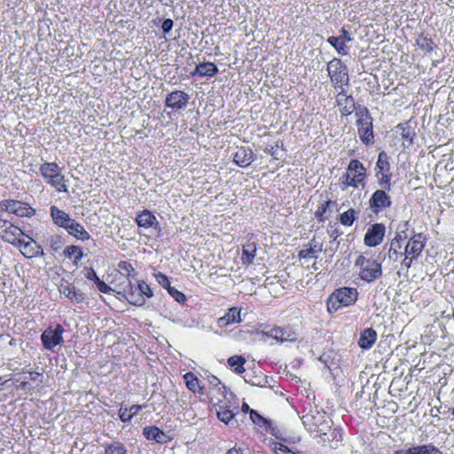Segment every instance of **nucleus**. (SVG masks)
Here are the masks:
<instances>
[{
	"label": "nucleus",
	"mask_w": 454,
	"mask_h": 454,
	"mask_svg": "<svg viewBox=\"0 0 454 454\" xmlns=\"http://www.w3.org/2000/svg\"><path fill=\"white\" fill-rule=\"evenodd\" d=\"M207 381L209 384V387H216L222 384L221 381L214 375L208 376Z\"/></svg>",
	"instance_id": "nucleus-57"
},
{
	"label": "nucleus",
	"mask_w": 454,
	"mask_h": 454,
	"mask_svg": "<svg viewBox=\"0 0 454 454\" xmlns=\"http://www.w3.org/2000/svg\"><path fill=\"white\" fill-rule=\"evenodd\" d=\"M137 286H138V292L141 293L142 297L145 298V296L147 298H150L153 296V292H152L150 286L145 281L139 282Z\"/></svg>",
	"instance_id": "nucleus-46"
},
{
	"label": "nucleus",
	"mask_w": 454,
	"mask_h": 454,
	"mask_svg": "<svg viewBox=\"0 0 454 454\" xmlns=\"http://www.w3.org/2000/svg\"><path fill=\"white\" fill-rule=\"evenodd\" d=\"M354 266L357 269L359 278L368 283L380 278L382 275L381 262L368 253L359 254Z\"/></svg>",
	"instance_id": "nucleus-1"
},
{
	"label": "nucleus",
	"mask_w": 454,
	"mask_h": 454,
	"mask_svg": "<svg viewBox=\"0 0 454 454\" xmlns=\"http://www.w3.org/2000/svg\"><path fill=\"white\" fill-rule=\"evenodd\" d=\"M186 387L192 392L203 394V387L200 386L198 378L192 372H187L184 375Z\"/></svg>",
	"instance_id": "nucleus-37"
},
{
	"label": "nucleus",
	"mask_w": 454,
	"mask_h": 454,
	"mask_svg": "<svg viewBox=\"0 0 454 454\" xmlns=\"http://www.w3.org/2000/svg\"><path fill=\"white\" fill-rule=\"evenodd\" d=\"M136 223L139 227L149 228V227H158L159 223L154 216V215L149 210H143L140 214L137 215L136 218Z\"/></svg>",
	"instance_id": "nucleus-24"
},
{
	"label": "nucleus",
	"mask_w": 454,
	"mask_h": 454,
	"mask_svg": "<svg viewBox=\"0 0 454 454\" xmlns=\"http://www.w3.org/2000/svg\"><path fill=\"white\" fill-rule=\"evenodd\" d=\"M226 454H245L241 448L233 447L230 449Z\"/></svg>",
	"instance_id": "nucleus-62"
},
{
	"label": "nucleus",
	"mask_w": 454,
	"mask_h": 454,
	"mask_svg": "<svg viewBox=\"0 0 454 454\" xmlns=\"http://www.w3.org/2000/svg\"><path fill=\"white\" fill-rule=\"evenodd\" d=\"M377 340V333L372 328H366L361 333L358 345L363 349L371 348Z\"/></svg>",
	"instance_id": "nucleus-23"
},
{
	"label": "nucleus",
	"mask_w": 454,
	"mask_h": 454,
	"mask_svg": "<svg viewBox=\"0 0 454 454\" xmlns=\"http://www.w3.org/2000/svg\"><path fill=\"white\" fill-rule=\"evenodd\" d=\"M66 230L70 235H73L79 239L87 240L90 239L88 231L74 219L67 226Z\"/></svg>",
	"instance_id": "nucleus-29"
},
{
	"label": "nucleus",
	"mask_w": 454,
	"mask_h": 454,
	"mask_svg": "<svg viewBox=\"0 0 454 454\" xmlns=\"http://www.w3.org/2000/svg\"><path fill=\"white\" fill-rule=\"evenodd\" d=\"M327 42L335 48L340 55H347L348 52V48L345 44L344 40L338 36H330L327 39Z\"/></svg>",
	"instance_id": "nucleus-40"
},
{
	"label": "nucleus",
	"mask_w": 454,
	"mask_h": 454,
	"mask_svg": "<svg viewBox=\"0 0 454 454\" xmlns=\"http://www.w3.org/2000/svg\"><path fill=\"white\" fill-rule=\"evenodd\" d=\"M394 454H442L433 445H419L408 449H401L395 451Z\"/></svg>",
	"instance_id": "nucleus-20"
},
{
	"label": "nucleus",
	"mask_w": 454,
	"mask_h": 454,
	"mask_svg": "<svg viewBox=\"0 0 454 454\" xmlns=\"http://www.w3.org/2000/svg\"><path fill=\"white\" fill-rule=\"evenodd\" d=\"M49 242H50L51 248L54 251H58L62 246L61 239L59 236L51 237Z\"/></svg>",
	"instance_id": "nucleus-49"
},
{
	"label": "nucleus",
	"mask_w": 454,
	"mask_h": 454,
	"mask_svg": "<svg viewBox=\"0 0 454 454\" xmlns=\"http://www.w3.org/2000/svg\"><path fill=\"white\" fill-rule=\"evenodd\" d=\"M331 203L332 201L328 200L325 203L322 204L321 207H319L318 210L317 211L316 215H321L322 214H324Z\"/></svg>",
	"instance_id": "nucleus-59"
},
{
	"label": "nucleus",
	"mask_w": 454,
	"mask_h": 454,
	"mask_svg": "<svg viewBox=\"0 0 454 454\" xmlns=\"http://www.w3.org/2000/svg\"><path fill=\"white\" fill-rule=\"evenodd\" d=\"M190 96L182 90H174L168 94L165 99L167 107L174 110L184 109L189 102Z\"/></svg>",
	"instance_id": "nucleus-9"
},
{
	"label": "nucleus",
	"mask_w": 454,
	"mask_h": 454,
	"mask_svg": "<svg viewBox=\"0 0 454 454\" xmlns=\"http://www.w3.org/2000/svg\"><path fill=\"white\" fill-rule=\"evenodd\" d=\"M326 432L327 434H321L318 436L320 438V442L324 445H328L332 449H337L343 440L341 430L340 428H331Z\"/></svg>",
	"instance_id": "nucleus-14"
},
{
	"label": "nucleus",
	"mask_w": 454,
	"mask_h": 454,
	"mask_svg": "<svg viewBox=\"0 0 454 454\" xmlns=\"http://www.w3.org/2000/svg\"><path fill=\"white\" fill-rule=\"evenodd\" d=\"M143 434L147 440H153L159 443H165L170 440V438L157 427H145Z\"/></svg>",
	"instance_id": "nucleus-21"
},
{
	"label": "nucleus",
	"mask_w": 454,
	"mask_h": 454,
	"mask_svg": "<svg viewBox=\"0 0 454 454\" xmlns=\"http://www.w3.org/2000/svg\"><path fill=\"white\" fill-rule=\"evenodd\" d=\"M327 71L335 88L342 90L343 85H348V70L340 59H334L331 60L327 65Z\"/></svg>",
	"instance_id": "nucleus-5"
},
{
	"label": "nucleus",
	"mask_w": 454,
	"mask_h": 454,
	"mask_svg": "<svg viewBox=\"0 0 454 454\" xmlns=\"http://www.w3.org/2000/svg\"><path fill=\"white\" fill-rule=\"evenodd\" d=\"M23 235L24 233L19 226L0 215V237L3 240L16 245Z\"/></svg>",
	"instance_id": "nucleus-6"
},
{
	"label": "nucleus",
	"mask_w": 454,
	"mask_h": 454,
	"mask_svg": "<svg viewBox=\"0 0 454 454\" xmlns=\"http://www.w3.org/2000/svg\"><path fill=\"white\" fill-rule=\"evenodd\" d=\"M366 177V169L364 165L357 160H351L346 173L340 177V182L344 188L353 187L358 188L364 186V179Z\"/></svg>",
	"instance_id": "nucleus-4"
},
{
	"label": "nucleus",
	"mask_w": 454,
	"mask_h": 454,
	"mask_svg": "<svg viewBox=\"0 0 454 454\" xmlns=\"http://www.w3.org/2000/svg\"><path fill=\"white\" fill-rule=\"evenodd\" d=\"M360 138L366 145L373 139L372 124L371 117L367 113L362 114L356 121Z\"/></svg>",
	"instance_id": "nucleus-10"
},
{
	"label": "nucleus",
	"mask_w": 454,
	"mask_h": 454,
	"mask_svg": "<svg viewBox=\"0 0 454 454\" xmlns=\"http://www.w3.org/2000/svg\"><path fill=\"white\" fill-rule=\"evenodd\" d=\"M208 395L210 401L215 404L223 403L224 400H227L226 387L223 384L219 385L216 387H209Z\"/></svg>",
	"instance_id": "nucleus-26"
},
{
	"label": "nucleus",
	"mask_w": 454,
	"mask_h": 454,
	"mask_svg": "<svg viewBox=\"0 0 454 454\" xmlns=\"http://www.w3.org/2000/svg\"><path fill=\"white\" fill-rule=\"evenodd\" d=\"M144 407H146V405H132L129 409V414L131 417L137 415Z\"/></svg>",
	"instance_id": "nucleus-58"
},
{
	"label": "nucleus",
	"mask_w": 454,
	"mask_h": 454,
	"mask_svg": "<svg viewBox=\"0 0 454 454\" xmlns=\"http://www.w3.org/2000/svg\"><path fill=\"white\" fill-rule=\"evenodd\" d=\"M47 182L51 186H53L59 192H67V188L64 181V176L61 174L60 170H59L55 175H53V177L48 178Z\"/></svg>",
	"instance_id": "nucleus-34"
},
{
	"label": "nucleus",
	"mask_w": 454,
	"mask_h": 454,
	"mask_svg": "<svg viewBox=\"0 0 454 454\" xmlns=\"http://www.w3.org/2000/svg\"><path fill=\"white\" fill-rule=\"evenodd\" d=\"M227 363L230 367L233 368V371L238 373L241 374L245 372L244 364L246 363L245 357L241 356H232L228 358Z\"/></svg>",
	"instance_id": "nucleus-36"
},
{
	"label": "nucleus",
	"mask_w": 454,
	"mask_h": 454,
	"mask_svg": "<svg viewBox=\"0 0 454 454\" xmlns=\"http://www.w3.org/2000/svg\"><path fill=\"white\" fill-rule=\"evenodd\" d=\"M266 335L279 342L294 341L297 339V334L294 332L279 327L270 329L266 333Z\"/></svg>",
	"instance_id": "nucleus-17"
},
{
	"label": "nucleus",
	"mask_w": 454,
	"mask_h": 454,
	"mask_svg": "<svg viewBox=\"0 0 454 454\" xmlns=\"http://www.w3.org/2000/svg\"><path fill=\"white\" fill-rule=\"evenodd\" d=\"M59 170H60V168L55 162H44L40 167V172L46 180L50 177H53V175Z\"/></svg>",
	"instance_id": "nucleus-39"
},
{
	"label": "nucleus",
	"mask_w": 454,
	"mask_h": 454,
	"mask_svg": "<svg viewBox=\"0 0 454 454\" xmlns=\"http://www.w3.org/2000/svg\"><path fill=\"white\" fill-rule=\"evenodd\" d=\"M271 449L276 454H293L294 452L291 451L286 445L280 442H272Z\"/></svg>",
	"instance_id": "nucleus-45"
},
{
	"label": "nucleus",
	"mask_w": 454,
	"mask_h": 454,
	"mask_svg": "<svg viewBox=\"0 0 454 454\" xmlns=\"http://www.w3.org/2000/svg\"><path fill=\"white\" fill-rule=\"evenodd\" d=\"M358 296L356 288L341 287L335 290L327 300V309L330 313L339 310L342 307L354 304Z\"/></svg>",
	"instance_id": "nucleus-3"
},
{
	"label": "nucleus",
	"mask_w": 454,
	"mask_h": 454,
	"mask_svg": "<svg viewBox=\"0 0 454 454\" xmlns=\"http://www.w3.org/2000/svg\"><path fill=\"white\" fill-rule=\"evenodd\" d=\"M407 236L404 234L403 237L401 232H398L395 238L392 240L390 248H389V258H393L395 261L398 259L399 256L403 255V253L398 250L402 247L401 240L403 239H406Z\"/></svg>",
	"instance_id": "nucleus-32"
},
{
	"label": "nucleus",
	"mask_w": 454,
	"mask_h": 454,
	"mask_svg": "<svg viewBox=\"0 0 454 454\" xmlns=\"http://www.w3.org/2000/svg\"><path fill=\"white\" fill-rule=\"evenodd\" d=\"M385 226L382 223H375L371 226L364 236V244L368 247H375L380 244L385 236Z\"/></svg>",
	"instance_id": "nucleus-12"
},
{
	"label": "nucleus",
	"mask_w": 454,
	"mask_h": 454,
	"mask_svg": "<svg viewBox=\"0 0 454 454\" xmlns=\"http://www.w3.org/2000/svg\"><path fill=\"white\" fill-rule=\"evenodd\" d=\"M63 294L68 297L70 300H75V301H80V299L77 297L75 292L72 291L69 287H65L62 291Z\"/></svg>",
	"instance_id": "nucleus-52"
},
{
	"label": "nucleus",
	"mask_w": 454,
	"mask_h": 454,
	"mask_svg": "<svg viewBox=\"0 0 454 454\" xmlns=\"http://www.w3.org/2000/svg\"><path fill=\"white\" fill-rule=\"evenodd\" d=\"M63 333L64 328L60 325L46 328L41 335L43 347L49 350H52L56 346L61 345L64 342Z\"/></svg>",
	"instance_id": "nucleus-7"
},
{
	"label": "nucleus",
	"mask_w": 454,
	"mask_h": 454,
	"mask_svg": "<svg viewBox=\"0 0 454 454\" xmlns=\"http://www.w3.org/2000/svg\"><path fill=\"white\" fill-rule=\"evenodd\" d=\"M340 111L344 115H348L355 110V102L352 97L348 96L342 89L336 97Z\"/></svg>",
	"instance_id": "nucleus-15"
},
{
	"label": "nucleus",
	"mask_w": 454,
	"mask_h": 454,
	"mask_svg": "<svg viewBox=\"0 0 454 454\" xmlns=\"http://www.w3.org/2000/svg\"><path fill=\"white\" fill-rule=\"evenodd\" d=\"M87 278L94 281L95 283L99 282L100 278L97 276L93 270H90L87 274Z\"/></svg>",
	"instance_id": "nucleus-60"
},
{
	"label": "nucleus",
	"mask_w": 454,
	"mask_h": 454,
	"mask_svg": "<svg viewBox=\"0 0 454 454\" xmlns=\"http://www.w3.org/2000/svg\"><path fill=\"white\" fill-rule=\"evenodd\" d=\"M241 410H242V411H243V412H247V411H249V412H250V411H251V410L249 409L248 404H247V403H244L242 404Z\"/></svg>",
	"instance_id": "nucleus-63"
},
{
	"label": "nucleus",
	"mask_w": 454,
	"mask_h": 454,
	"mask_svg": "<svg viewBox=\"0 0 454 454\" xmlns=\"http://www.w3.org/2000/svg\"><path fill=\"white\" fill-rule=\"evenodd\" d=\"M154 277L157 280V282L164 288L168 289L170 286V282L168 280V278L161 273V272H157V273H154Z\"/></svg>",
	"instance_id": "nucleus-48"
},
{
	"label": "nucleus",
	"mask_w": 454,
	"mask_h": 454,
	"mask_svg": "<svg viewBox=\"0 0 454 454\" xmlns=\"http://www.w3.org/2000/svg\"><path fill=\"white\" fill-rule=\"evenodd\" d=\"M126 292V299L127 301L136 306H142L145 302V299L142 297L140 292H138V286H133L129 281V289Z\"/></svg>",
	"instance_id": "nucleus-25"
},
{
	"label": "nucleus",
	"mask_w": 454,
	"mask_h": 454,
	"mask_svg": "<svg viewBox=\"0 0 454 454\" xmlns=\"http://www.w3.org/2000/svg\"><path fill=\"white\" fill-rule=\"evenodd\" d=\"M105 454H126V449L123 444L114 442L106 447Z\"/></svg>",
	"instance_id": "nucleus-43"
},
{
	"label": "nucleus",
	"mask_w": 454,
	"mask_h": 454,
	"mask_svg": "<svg viewBox=\"0 0 454 454\" xmlns=\"http://www.w3.org/2000/svg\"><path fill=\"white\" fill-rule=\"evenodd\" d=\"M119 416L121 420L123 422L129 421L132 419L128 408H121L119 411Z\"/></svg>",
	"instance_id": "nucleus-51"
},
{
	"label": "nucleus",
	"mask_w": 454,
	"mask_h": 454,
	"mask_svg": "<svg viewBox=\"0 0 454 454\" xmlns=\"http://www.w3.org/2000/svg\"><path fill=\"white\" fill-rule=\"evenodd\" d=\"M218 71L217 67L212 62H204L196 66L192 76H213Z\"/></svg>",
	"instance_id": "nucleus-27"
},
{
	"label": "nucleus",
	"mask_w": 454,
	"mask_h": 454,
	"mask_svg": "<svg viewBox=\"0 0 454 454\" xmlns=\"http://www.w3.org/2000/svg\"><path fill=\"white\" fill-rule=\"evenodd\" d=\"M96 284H97V286H98V290L101 293L108 294V293L114 292L113 288L108 286L105 282H103L101 280H99V282H97Z\"/></svg>",
	"instance_id": "nucleus-53"
},
{
	"label": "nucleus",
	"mask_w": 454,
	"mask_h": 454,
	"mask_svg": "<svg viewBox=\"0 0 454 454\" xmlns=\"http://www.w3.org/2000/svg\"><path fill=\"white\" fill-rule=\"evenodd\" d=\"M250 418L254 423L257 424H260L262 421L264 420L263 418L254 410L250 411Z\"/></svg>",
	"instance_id": "nucleus-55"
},
{
	"label": "nucleus",
	"mask_w": 454,
	"mask_h": 454,
	"mask_svg": "<svg viewBox=\"0 0 454 454\" xmlns=\"http://www.w3.org/2000/svg\"><path fill=\"white\" fill-rule=\"evenodd\" d=\"M403 254H404V258L402 261V266L405 267L408 270V269L411 268L412 261L416 260L417 258H415V257H409L411 255L407 254H404V253H403Z\"/></svg>",
	"instance_id": "nucleus-54"
},
{
	"label": "nucleus",
	"mask_w": 454,
	"mask_h": 454,
	"mask_svg": "<svg viewBox=\"0 0 454 454\" xmlns=\"http://www.w3.org/2000/svg\"><path fill=\"white\" fill-rule=\"evenodd\" d=\"M254 160V153L252 150L247 147L238 148L233 156L234 162L242 168L249 166Z\"/></svg>",
	"instance_id": "nucleus-16"
},
{
	"label": "nucleus",
	"mask_w": 454,
	"mask_h": 454,
	"mask_svg": "<svg viewBox=\"0 0 454 454\" xmlns=\"http://www.w3.org/2000/svg\"><path fill=\"white\" fill-rule=\"evenodd\" d=\"M256 254V245L254 242H247L243 246L241 260L244 264H251Z\"/></svg>",
	"instance_id": "nucleus-31"
},
{
	"label": "nucleus",
	"mask_w": 454,
	"mask_h": 454,
	"mask_svg": "<svg viewBox=\"0 0 454 454\" xmlns=\"http://www.w3.org/2000/svg\"><path fill=\"white\" fill-rule=\"evenodd\" d=\"M0 210L16 215L20 217H28L35 214V210L27 203L13 200H2L0 202Z\"/></svg>",
	"instance_id": "nucleus-8"
},
{
	"label": "nucleus",
	"mask_w": 454,
	"mask_h": 454,
	"mask_svg": "<svg viewBox=\"0 0 454 454\" xmlns=\"http://www.w3.org/2000/svg\"><path fill=\"white\" fill-rule=\"evenodd\" d=\"M168 294L178 302H184L185 301V295L178 291L177 289L169 286L168 289Z\"/></svg>",
	"instance_id": "nucleus-47"
},
{
	"label": "nucleus",
	"mask_w": 454,
	"mask_h": 454,
	"mask_svg": "<svg viewBox=\"0 0 454 454\" xmlns=\"http://www.w3.org/2000/svg\"><path fill=\"white\" fill-rule=\"evenodd\" d=\"M321 251L322 246L313 239L300 251L299 255L302 259L317 258Z\"/></svg>",
	"instance_id": "nucleus-28"
},
{
	"label": "nucleus",
	"mask_w": 454,
	"mask_h": 454,
	"mask_svg": "<svg viewBox=\"0 0 454 454\" xmlns=\"http://www.w3.org/2000/svg\"><path fill=\"white\" fill-rule=\"evenodd\" d=\"M421 47L427 51H431L433 49V47L430 45L429 43H427V44H422Z\"/></svg>",
	"instance_id": "nucleus-64"
},
{
	"label": "nucleus",
	"mask_w": 454,
	"mask_h": 454,
	"mask_svg": "<svg viewBox=\"0 0 454 454\" xmlns=\"http://www.w3.org/2000/svg\"><path fill=\"white\" fill-rule=\"evenodd\" d=\"M392 174H385V173H376V177L378 178V182L380 186L387 191L391 190V179Z\"/></svg>",
	"instance_id": "nucleus-42"
},
{
	"label": "nucleus",
	"mask_w": 454,
	"mask_h": 454,
	"mask_svg": "<svg viewBox=\"0 0 454 454\" xmlns=\"http://www.w3.org/2000/svg\"><path fill=\"white\" fill-rule=\"evenodd\" d=\"M64 254L67 258L73 260L75 264L82 259L83 254L79 246H67L64 249Z\"/></svg>",
	"instance_id": "nucleus-38"
},
{
	"label": "nucleus",
	"mask_w": 454,
	"mask_h": 454,
	"mask_svg": "<svg viewBox=\"0 0 454 454\" xmlns=\"http://www.w3.org/2000/svg\"><path fill=\"white\" fill-rule=\"evenodd\" d=\"M376 173L391 174L389 157L385 152L380 153L376 163Z\"/></svg>",
	"instance_id": "nucleus-33"
},
{
	"label": "nucleus",
	"mask_w": 454,
	"mask_h": 454,
	"mask_svg": "<svg viewBox=\"0 0 454 454\" xmlns=\"http://www.w3.org/2000/svg\"><path fill=\"white\" fill-rule=\"evenodd\" d=\"M15 246H18L21 254L27 258H34L43 254L42 247L35 240L25 241L20 238Z\"/></svg>",
	"instance_id": "nucleus-13"
},
{
	"label": "nucleus",
	"mask_w": 454,
	"mask_h": 454,
	"mask_svg": "<svg viewBox=\"0 0 454 454\" xmlns=\"http://www.w3.org/2000/svg\"><path fill=\"white\" fill-rule=\"evenodd\" d=\"M239 322H241L240 309H238L236 307H232L228 309L224 316L218 318L217 325L220 328H223Z\"/></svg>",
	"instance_id": "nucleus-18"
},
{
	"label": "nucleus",
	"mask_w": 454,
	"mask_h": 454,
	"mask_svg": "<svg viewBox=\"0 0 454 454\" xmlns=\"http://www.w3.org/2000/svg\"><path fill=\"white\" fill-rule=\"evenodd\" d=\"M230 401H227L224 403L217 404L218 409L216 410L218 419L225 424H229L232 422L234 418V412L230 409V406L227 404Z\"/></svg>",
	"instance_id": "nucleus-30"
},
{
	"label": "nucleus",
	"mask_w": 454,
	"mask_h": 454,
	"mask_svg": "<svg viewBox=\"0 0 454 454\" xmlns=\"http://www.w3.org/2000/svg\"><path fill=\"white\" fill-rule=\"evenodd\" d=\"M356 211L350 208L340 215V221L341 224L346 226H351L356 220Z\"/></svg>",
	"instance_id": "nucleus-41"
},
{
	"label": "nucleus",
	"mask_w": 454,
	"mask_h": 454,
	"mask_svg": "<svg viewBox=\"0 0 454 454\" xmlns=\"http://www.w3.org/2000/svg\"><path fill=\"white\" fill-rule=\"evenodd\" d=\"M302 423L307 430L316 433L317 435L327 434L333 425L329 416L317 409L311 410L301 418Z\"/></svg>",
	"instance_id": "nucleus-2"
},
{
	"label": "nucleus",
	"mask_w": 454,
	"mask_h": 454,
	"mask_svg": "<svg viewBox=\"0 0 454 454\" xmlns=\"http://www.w3.org/2000/svg\"><path fill=\"white\" fill-rule=\"evenodd\" d=\"M162 30L165 32V33H168L169 32L172 27H173V20H170V19H166L163 22H162Z\"/></svg>",
	"instance_id": "nucleus-56"
},
{
	"label": "nucleus",
	"mask_w": 454,
	"mask_h": 454,
	"mask_svg": "<svg viewBox=\"0 0 454 454\" xmlns=\"http://www.w3.org/2000/svg\"><path fill=\"white\" fill-rule=\"evenodd\" d=\"M338 37L343 39L346 45L348 42L351 41V37L349 36L348 31H346L345 29L341 30V35H339Z\"/></svg>",
	"instance_id": "nucleus-61"
},
{
	"label": "nucleus",
	"mask_w": 454,
	"mask_h": 454,
	"mask_svg": "<svg viewBox=\"0 0 454 454\" xmlns=\"http://www.w3.org/2000/svg\"><path fill=\"white\" fill-rule=\"evenodd\" d=\"M387 190L380 189L374 192L370 199V204L372 207L383 208L391 205L390 197L386 192Z\"/></svg>",
	"instance_id": "nucleus-19"
},
{
	"label": "nucleus",
	"mask_w": 454,
	"mask_h": 454,
	"mask_svg": "<svg viewBox=\"0 0 454 454\" xmlns=\"http://www.w3.org/2000/svg\"><path fill=\"white\" fill-rule=\"evenodd\" d=\"M47 182L51 186H53L59 192H67V188L64 181V176L61 174L60 170H59L55 175H53V177L48 178Z\"/></svg>",
	"instance_id": "nucleus-35"
},
{
	"label": "nucleus",
	"mask_w": 454,
	"mask_h": 454,
	"mask_svg": "<svg viewBox=\"0 0 454 454\" xmlns=\"http://www.w3.org/2000/svg\"><path fill=\"white\" fill-rule=\"evenodd\" d=\"M51 215L55 224L65 229L74 220L68 214L59 209L56 206L51 207Z\"/></svg>",
	"instance_id": "nucleus-22"
},
{
	"label": "nucleus",
	"mask_w": 454,
	"mask_h": 454,
	"mask_svg": "<svg viewBox=\"0 0 454 454\" xmlns=\"http://www.w3.org/2000/svg\"><path fill=\"white\" fill-rule=\"evenodd\" d=\"M426 241V238L421 233L415 234L407 242L404 254H410V257L418 258L425 248Z\"/></svg>",
	"instance_id": "nucleus-11"
},
{
	"label": "nucleus",
	"mask_w": 454,
	"mask_h": 454,
	"mask_svg": "<svg viewBox=\"0 0 454 454\" xmlns=\"http://www.w3.org/2000/svg\"><path fill=\"white\" fill-rule=\"evenodd\" d=\"M397 128L399 129H401V131H402V133H401L402 137L411 143L412 137L414 136V132L412 131V129L406 124H400L397 126Z\"/></svg>",
	"instance_id": "nucleus-44"
},
{
	"label": "nucleus",
	"mask_w": 454,
	"mask_h": 454,
	"mask_svg": "<svg viewBox=\"0 0 454 454\" xmlns=\"http://www.w3.org/2000/svg\"><path fill=\"white\" fill-rule=\"evenodd\" d=\"M118 268L121 271L127 273L128 275L134 270L132 265L128 262H120L118 263Z\"/></svg>",
	"instance_id": "nucleus-50"
}]
</instances>
